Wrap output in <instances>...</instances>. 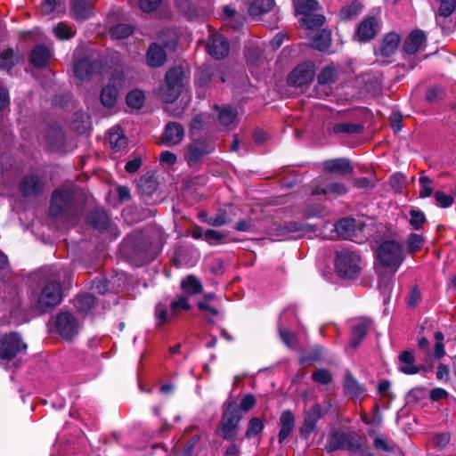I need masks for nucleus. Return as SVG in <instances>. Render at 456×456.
I'll return each instance as SVG.
<instances>
[{"instance_id":"774afa93","label":"nucleus","mask_w":456,"mask_h":456,"mask_svg":"<svg viewBox=\"0 0 456 456\" xmlns=\"http://www.w3.org/2000/svg\"><path fill=\"white\" fill-rule=\"evenodd\" d=\"M161 0H140V7L144 12H151L156 10L160 4Z\"/></svg>"},{"instance_id":"39448f33","label":"nucleus","mask_w":456,"mask_h":456,"mask_svg":"<svg viewBox=\"0 0 456 456\" xmlns=\"http://www.w3.org/2000/svg\"><path fill=\"white\" fill-rule=\"evenodd\" d=\"M335 268L339 276L353 279L361 270L360 256L350 250H340L337 253Z\"/></svg>"},{"instance_id":"7c9ffc66","label":"nucleus","mask_w":456,"mask_h":456,"mask_svg":"<svg viewBox=\"0 0 456 456\" xmlns=\"http://www.w3.org/2000/svg\"><path fill=\"white\" fill-rule=\"evenodd\" d=\"M200 218L202 222L208 224V225L216 227L222 226L230 221L225 209H218V211L213 216L201 213L200 215Z\"/></svg>"},{"instance_id":"8fccbe9b","label":"nucleus","mask_w":456,"mask_h":456,"mask_svg":"<svg viewBox=\"0 0 456 456\" xmlns=\"http://www.w3.org/2000/svg\"><path fill=\"white\" fill-rule=\"evenodd\" d=\"M144 101V94L141 90H133L126 95V103L134 109H140Z\"/></svg>"},{"instance_id":"680f3d73","label":"nucleus","mask_w":456,"mask_h":456,"mask_svg":"<svg viewBox=\"0 0 456 456\" xmlns=\"http://www.w3.org/2000/svg\"><path fill=\"white\" fill-rule=\"evenodd\" d=\"M213 72L209 69H202L196 77V85L199 88H204L212 81Z\"/></svg>"},{"instance_id":"bf43d9fd","label":"nucleus","mask_w":456,"mask_h":456,"mask_svg":"<svg viewBox=\"0 0 456 456\" xmlns=\"http://www.w3.org/2000/svg\"><path fill=\"white\" fill-rule=\"evenodd\" d=\"M138 189L142 194H151L155 191V183L150 177H142L138 183Z\"/></svg>"},{"instance_id":"aec40b11","label":"nucleus","mask_w":456,"mask_h":456,"mask_svg":"<svg viewBox=\"0 0 456 456\" xmlns=\"http://www.w3.org/2000/svg\"><path fill=\"white\" fill-rule=\"evenodd\" d=\"M426 36L420 29L413 30L406 38L403 50L408 54H413L419 51L425 45Z\"/></svg>"},{"instance_id":"79ce46f5","label":"nucleus","mask_w":456,"mask_h":456,"mask_svg":"<svg viewBox=\"0 0 456 456\" xmlns=\"http://www.w3.org/2000/svg\"><path fill=\"white\" fill-rule=\"evenodd\" d=\"M330 33L326 30L317 33L313 40L314 48L319 51H326L330 46Z\"/></svg>"},{"instance_id":"c03bdc74","label":"nucleus","mask_w":456,"mask_h":456,"mask_svg":"<svg viewBox=\"0 0 456 456\" xmlns=\"http://www.w3.org/2000/svg\"><path fill=\"white\" fill-rule=\"evenodd\" d=\"M47 141L52 150H58L64 142V135L61 130L58 128L51 129L46 135Z\"/></svg>"},{"instance_id":"a18cd8bd","label":"nucleus","mask_w":456,"mask_h":456,"mask_svg":"<svg viewBox=\"0 0 456 456\" xmlns=\"http://www.w3.org/2000/svg\"><path fill=\"white\" fill-rule=\"evenodd\" d=\"M191 309V305L185 296H179L170 303V311L172 315H179L182 311H188Z\"/></svg>"},{"instance_id":"f704fd0d","label":"nucleus","mask_w":456,"mask_h":456,"mask_svg":"<svg viewBox=\"0 0 456 456\" xmlns=\"http://www.w3.org/2000/svg\"><path fill=\"white\" fill-rule=\"evenodd\" d=\"M88 222L96 229H105L109 224V216L102 209L96 208L88 215Z\"/></svg>"},{"instance_id":"338daca9","label":"nucleus","mask_w":456,"mask_h":456,"mask_svg":"<svg viewBox=\"0 0 456 456\" xmlns=\"http://www.w3.org/2000/svg\"><path fill=\"white\" fill-rule=\"evenodd\" d=\"M224 237V233L213 229H208L204 233V239L208 243L219 242L223 240Z\"/></svg>"},{"instance_id":"9d476101","label":"nucleus","mask_w":456,"mask_h":456,"mask_svg":"<svg viewBox=\"0 0 456 456\" xmlns=\"http://www.w3.org/2000/svg\"><path fill=\"white\" fill-rule=\"evenodd\" d=\"M54 327L62 338L71 339L78 333L80 324L72 314L61 312L55 316Z\"/></svg>"},{"instance_id":"09e8293b","label":"nucleus","mask_w":456,"mask_h":456,"mask_svg":"<svg viewBox=\"0 0 456 456\" xmlns=\"http://www.w3.org/2000/svg\"><path fill=\"white\" fill-rule=\"evenodd\" d=\"M237 114V110L234 108L226 106L220 109L218 119L222 125L228 126L235 120Z\"/></svg>"},{"instance_id":"6e6d98bb","label":"nucleus","mask_w":456,"mask_h":456,"mask_svg":"<svg viewBox=\"0 0 456 456\" xmlns=\"http://www.w3.org/2000/svg\"><path fill=\"white\" fill-rule=\"evenodd\" d=\"M440 8L438 13L440 16L448 17L450 16L456 8V0H439Z\"/></svg>"},{"instance_id":"0eeeda50","label":"nucleus","mask_w":456,"mask_h":456,"mask_svg":"<svg viewBox=\"0 0 456 456\" xmlns=\"http://www.w3.org/2000/svg\"><path fill=\"white\" fill-rule=\"evenodd\" d=\"M62 299L61 288L58 281H49L43 288L37 300V308L41 312H48L58 305Z\"/></svg>"},{"instance_id":"6ab92c4d","label":"nucleus","mask_w":456,"mask_h":456,"mask_svg":"<svg viewBox=\"0 0 456 456\" xmlns=\"http://www.w3.org/2000/svg\"><path fill=\"white\" fill-rule=\"evenodd\" d=\"M399 44L400 37L396 33H389L384 37L379 47V55L386 59L385 61L390 62L388 59L396 53Z\"/></svg>"},{"instance_id":"1a4fd4ad","label":"nucleus","mask_w":456,"mask_h":456,"mask_svg":"<svg viewBox=\"0 0 456 456\" xmlns=\"http://www.w3.org/2000/svg\"><path fill=\"white\" fill-rule=\"evenodd\" d=\"M26 349L27 345L22 342L18 333L0 334V359L10 361Z\"/></svg>"},{"instance_id":"49530a36","label":"nucleus","mask_w":456,"mask_h":456,"mask_svg":"<svg viewBox=\"0 0 456 456\" xmlns=\"http://www.w3.org/2000/svg\"><path fill=\"white\" fill-rule=\"evenodd\" d=\"M224 14L225 16L227 24L233 27L235 29L242 26L244 19L233 9L230 8L229 6H224Z\"/></svg>"},{"instance_id":"cd10ccee","label":"nucleus","mask_w":456,"mask_h":456,"mask_svg":"<svg viewBox=\"0 0 456 456\" xmlns=\"http://www.w3.org/2000/svg\"><path fill=\"white\" fill-rule=\"evenodd\" d=\"M109 142L114 151L125 149L127 144V140L118 126H114L109 130Z\"/></svg>"},{"instance_id":"58836bf2","label":"nucleus","mask_w":456,"mask_h":456,"mask_svg":"<svg viewBox=\"0 0 456 456\" xmlns=\"http://www.w3.org/2000/svg\"><path fill=\"white\" fill-rule=\"evenodd\" d=\"M362 131V126L359 124L341 122L332 126V132L336 134H356Z\"/></svg>"},{"instance_id":"473e14b6","label":"nucleus","mask_w":456,"mask_h":456,"mask_svg":"<svg viewBox=\"0 0 456 456\" xmlns=\"http://www.w3.org/2000/svg\"><path fill=\"white\" fill-rule=\"evenodd\" d=\"M118 97V92L116 86L112 85L105 86L100 95L102 104L108 109H111L115 106Z\"/></svg>"},{"instance_id":"bb28decb","label":"nucleus","mask_w":456,"mask_h":456,"mask_svg":"<svg viewBox=\"0 0 456 456\" xmlns=\"http://www.w3.org/2000/svg\"><path fill=\"white\" fill-rule=\"evenodd\" d=\"M52 56V51L50 48L37 45L36 46L30 54L31 62L39 68L45 66Z\"/></svg>"},{"instance_id":"f3484780","label":"nucleus","mask_w":456,"mask_h":456,"mask_svg":"<svg viewBox=\"0 0 456 456\" xmlns=\"http://www.w3.org/2000/svg\"><path fill=\"white\" fill-rule=\"evenodd\" d=\"M43 181L35 175H29L22 178L20 190L24 196H36L42 191Z\"/></svg>"},{"instance_id":"c756f323","label":"nucleus","mask_w":456,"mask_h":456,"mask_svg":"<svg viewBox=\"0 0 456 456\" xmlns=\"http://www.w3.org/2000/svg\"><path fill=\"white\" fill-rule=\"evenodd\" d=\"M274 6V0H253L248 7V13L252 17L261 16L269 12Z\"/></svg>"},{"instance_id":"c85d7f7f","label":"nucleus","mask_w":456,"mask_h":456,"mask_svg":"<svg viewBox=\"0 0 456 456\" xmlns=\"http://www.w3.org/2000/svg\"><path fill=\"white\" fill-rule=\"evenodd\" d=\"M347 192L346 187L341 183H327L316 187L314 194H325L331 196H342Z\"/></svg>"},{"instance_id":"c9c22d12","label":"nucleus","mask_w":456,"mask_h":456,"mask_svg":"<svg viewBox=\"0 0 456 456\" xmlns=\"http://www.w3.org/2000/svg\"><path fill=\"white\" fill-rule=\"evenodd\" d=\"M93 71L94 64L88 59L77 61L74 65V73L76 77L80 80H86L89 78Z\"/></svg>"},{"instance_id":"a19ab883","label":"nucleus","mask_w":456,"mask_h":456,"mask_svg":"<svg viewBox=\"0 0 456 456\" xmlns=\"http://www.w3.org/2000/svg\"><path fill=\"white\" fill-rule=\"evenodd\" d=\"M182 289L189 295L199 294L202 290V284L193 275H189L181 281Z\"/></svg>"},{"instance_id":"13d9d810","label":"nucleus","mask_w":456,"mask_h":456,"mask_svg":"<svg viewBox=\"0 0 456 456\" xmlns=\"http://www.w3.org/2000/svg\"><path fill=\"white\" fill-rule=\"evenodd\" d=\"M435 199L437 206L444 208L451 207L454 202V199L452 195L446 194L440 191L435 193Z\"/></svg>"},{"instance_id":"0e129e2a","label":"nucleus","mask_w":456,"mask_h":456,"mask_svg":"<svg viewBox=\"0 0 456 456\" xmlns=\"http://www.w3.org/2000/svg\"><path fill=\"white\" fill-rule=\"evenodd\" d=\"M444 338V336L442 332H440V331L436 332V334H435V339H436L435 356L437 359H441L445 354L444 345L443 343Z\"/></svg>"},{"instance_id":"4468645a","label":"nucleus","mask_w":456,"mask_h":456,"mask_svg":"<svg viewBox=\"0 0 456 456\" xmlns=\"http://www.w3.org/2000/svg\"><path fill=\"white\" fill-rule=\"evenodd\" d=\"M184 137V129L177 122H169L166 125L160 138V142L167 146H174L180 143Z\"/></svg>"},{"instance_id":"de8ad7c7","label":"nucleus","mask_w":456,"mask_h":456,"mask_svg":"<svg viewBox=\"0 0 456 456\" xmlns=\"http://www.w3.org/2000/svg\"><path fill=\"white\" fill-rule=\"evenodd\" d=\"M55 37L61 40H68L75 35L73 28L66 23L61 22L53 28Z\"/></svg>"},{"instance_id":"37998d69","label":"nucleus","mask_w":456,"mask_h":456,"mask_svg":"<svg viewBox=\"0 0 456 456\" xmlns=\"http://www.w3.org/2000/svg\"><path fill=\"white\" fill-rule=\"evenodd\" d=\"M264 428H265V425L259 418H257V417L251 418L248 421V428L246 430L245 436L247 438L256 437L263 432Z\"/></svg>"},{"instance_id":"603ef678","label":"nucleus","mask_w":456,"mask_h":456,"mask_svg":"<svg viewBox=\"0 0 456 456\" xmlns=\"http://www.w3.org/2000/svg\"><path fill=\"white\" fill-rule=\"evenodd\" d=\"M133 27L127 24H118L111 29V37L116 39H122L129 37L133 33Z\"/></svg>"},{"instance_id":"69168bd1","label":"nucleus","mask_w":456,"mask_h":456,"mask_svg":"<svg viewBox=\"0 0 456 456\" xmlns=\"http://www.w3.org/2000/svg\"><path fill=\"white\" fill-rule=\"evenodd\" d=\"M420 191L419 196L421 198H428L432 195L433 189L431 187V180L428 176H420L419 178Z\"/></svg>"},{"instance_id":"f257e3e1","label":"nucleus","mask_w":456,"mask_h":456,"mask_svg":"<svg viewBox=\"0 0 456 456\" xmlns=\"http://www.w3.org/2000/svg\"><path fill=\"white\" fill-rule=\"evenodd\" d=\"M404 260L403 246L395 240H386L376 251L377 269L383 268L395 274Z\"/></svg>"},{"instance_id":"ddd939ff","label":"nucleus","mask_w":456,"mask_h":456,"mask_svg":"<svg viewBox=\"0 0 456 456\" xmlns=\"http://www.w3.org/2000/svg\"><path fill=\"white\" fill-rule=\"evenodd\" d=\"M322 415L323 411L320 404H314L305 413L303 425L299 429L302 438L308 439L310 435L314 431L316 424Z\"/></svg>"},{"instance_id":"e433bc0d","label":"nucleus","mask_w":456,"mask_h":456,"mask_svg":"<svg viewBox=\"0 0 456 456\" xmlns=\"http://www.w3.org/2000/svg\"><path fill=\"white\" fill-rule=\"evenodd\" d=\"M324 167L330 172L347 174L352 171L350 162L346 159H335L324 162Z\"/></svg>"},{"instance_id":"dca6fc26","label":"nucleus","mask_w":456,"mask_h":456,"mask_svg":"<svg viewBox=\"0 0 456 456\" xmlns=\"http://www.w3.org/2000/svg\"><path fill=\"white\" fill-rule=\"evenodd\" d=\"M296 424L294 413L286 410L281 412L279 419L280 430L278 433V441L282 444L293 432Z\"/></svg>"},{"instance_id":"ea45409f","label":"nucleus","mask_w":456,"mask_h":456,"mask_svg":"<svg viewBox=\"0 0 456 456\" xmlns=\"http://www.w3.org/2000/svg\"><path fill=\"white\" fill-rule=\"evenodd\" d=\"M344 387L346 392L354 397L365 392V388L350 373L346 375Z\"/></svg>"},{"instance_id":"a211bd4d","label":"nucleus","mask_w":456,"mask_h":456,"mask_svg":"<svg viewBox=\"0 0 456 456\" xmlns=\"http://www.w3.org/2000/svg\"><path fill=\"white\" fill-rule=\"evenodd\" d=\"M371 327V322L368 319L359 320L352 326L349 346L355 349Z\"/></svg>"},{"instance_id":"864d4df0","label":"nucleus","mask_w":456,"mask_h":456,"mask_svg":"<svg viewBox=\"0 0 456 456\" xmlns=\"http://www.w3.org/2000/svg\"><path fill=\"white\" fill-rule=\"evenodd\" d=\"M15 63V55L12 50L4 51L0 55V68L10 69Z\"/></svg>"},{"instance_id":"72a5a7b5","label":"nucleus","mask_w":456,"mask_h":456,"mask_svg":"<svg viewBox=\"0 0 456 456\" xmlns=\"http://www.w3.org/2000/svg\"><path fill=\"white\" fill-rule=\"evenodd\" d=\"M400 370L405 374H416L419 372V368L414 365V356L411 352L404 351L400 356Z\"/></svg>"},{"instance_id":"20e7f679","label":"nucleus","mask_w":456,"mask_h":456,"mask_svg":"<svg viewBox=\"0 0 456 456\" xmlns=\"http://www.w3.org/2000/svg\"><path fill=\"white\" fill-rule=\"evenodd\" d=\"M183 70L173 67L166 74L165 84L159 88V95L166 102H175L183 87Z\"/></svg>"},{"instance_id":"393cba45","label":"nucleus","mask_w":456,"mask_h":456,"mask_svg":"<svg viewBox=\"0 0 456 456\" xmlns=\"http://www.w3.org/2000/svg\"><path fill=\"white\" fill-rule=\"evenodd\" d=\"M167 61L165 49L158 44H152L147 52V63L151 67H160Z\"/></svg>"},{"instance_id":"423d86ee","label":"nucleus","mask_w":456,"mask_h":456,"mask_svg":"<svg viewBox=\"0 0 456 456\" xmlns=\"http://www.w3.org/2000/svg\"><path fill=\"white\" fill-rule=\"evenodd\" d=\"M215 150V143L207 137H200L192 140L186 147L184 159L189 167L197 166L205 156L212 153Z\"/></svg>"},{"instance_id":"7ed1b4c3","label":"nucleus","mask_w":456,"mask_h":456,"mask_svg":"<svg viewBox=\"0 0 456 456\" xmlns=\"http://www.w3.org/2000/svg\"><path fill=\"white\" fill-rule=\"evenodd\" d=\"M242 419L238 403L232 401L225 403L222 420L219 426L221 436L229 441H234L237 437V428Z\"/></svg>"},{"instance_id":"9b49d317","label":"nucleus","mask_w":456,"mask_h":456,"mask_svg":"<svg viewBox=\"0 0 456 456\" xmlns=\"http://www.w3.org/2000/svg\"><path fill=\"white\" fill-rule=\"evenodd\" d=\"M72 198L73 190L69 185H64L55 190L52 197L50 214L55 217L60 216L70 207Z\"/></svg>"},{"instance_id":"5701e85b","label":"nucleus","mask_w":456,"mask_h":456,"mask_svg":"<svg viewBox=\"0 0 456 456\" xmlns=\"http://www.w3.org/2000/svg\"><path fill=\"white\" fill-rule=\"evenodd\" d=\"M377 32V21L375 18L369 17L358 26L356 36L359 41H369L374 37Z\"/></svg>"},{"instance_id":"e2e57ef3","label":"nucleus","mask_w":456,"mask_h":456,"mask_svg":"<svg viewBox=\"0 0 456 456\" xmlns=\"http://www.w3.org/2000/svg\"><path fill=\"white\" fill-rule=\"evenodd\" d=\"M423 237L421 235L416 233L411 234L407 241L408 249L411 252L419 250L423 245Z\"/></svg>"},{"instance_id":"b1692460","label":"nucleus","mask_w":456,"mask_h":456,"mask_svg":"<svg viewBox=\"0 0 456 456\" xmlns=\"http://www.w3.org/2000/svg\"><path fill=\"white\" fill-rule=\"evenodd\" d=\"M289 314H293V310H286L281 314L279 322V333L283 343L288 347L294 348L296 346V336L285 327V322Z\"/></svg>"},{"instance_id":"4be33fe9","label":"nucleus","mask_w":456,"mask_h":456,"mask_svg":"<svg viewBox=\"0 0 456 456\" xmlns=\"http://www.w3.org/2000/svg\"><path fill=\"white\" fill-rule=\"evenodd\" d=\"M356 222L353 218H344L334 224L337 235L343 240H353L355 235Z\"/></svg>"},{"instance_id":"412c9836","label":"nucleus","mask_w":456,"mask_h":456,"mask_svg":"<svg viewBox=\"0 0 456 456\" xmlns=\"http://www.w3.org/2000/svg\"><path fill=\"white\" fill-rule=\"evenodd\" d=\"M337 78L338 70L334 66L328 65L324 67L317 76V90L320 88H323V90L330 88V86L337 80ZM323 95L328 96L329 93L325 91Z\"/></svg>"},{"instance_id":"3c124183","label":"nucleus","mask_w":456,"mask_h":456,"mask_svg":"<svg viewBox=\"0 0 456 456\" xmlns=\"http://www.w3.org/2000/svg\"><path fill=\"white\" fill-rule=\"evenodd\" d=\"M155 316L159 326L171 321L173 317H175V315H172V312L169 314L167 307L162 304L156 305Z\"/></svg>"},{"instance_id":"4d7b16f0","label":"nucleus","mask_w":456,"mask_h":456,"mask_svg":"<svg viewBox=\"0 0 456 456\" xmlns=\"http://www.w3.org/2000/svg\"><path fill=\"white\" fill-rule=\"evenodd\" d=\"M312 378L315 382L321 385H327L332 379L330 372L325 369H319L315 370L312 374Z\"/></svg>"},{"instance_id":"f8f14e48","label":"nucleus","mask_w":456,"mask_h":456,"mask_svg":"<svg viewBox=\"0 0 456 456\" xmlns=\"http://www.w3.org/2000/svg\"><path fill=\"white\" fill-rule=\"evenodd\" d=\"M314 72V64L313 62L301 63L289 73L288 83L290 86H302L313 80Z\"/></svg>"},{"instance_id":"4c0bfd02","label":"nucleus","mask_w":456,"mask_h":456,"mask_svg":"<svg viewBox=\"0 0 456 456\" xmlns=\"http://www.w3.org/2000/svg\"><path fill=\"white\" fill-rule=\"evenodd\" d=\"M361 12L362 4L357 0H354L341 9L339 12V18L345 21L355 19L361 13Z\"/></svg>"},{"instance_id":"5fc2aeb1","label":"nucleus","mask_w":456,"mask_h":456,"mask_svg":"<svg viewBox=\"0 0 456 456\" xmlns=\"http://www.w3.org/2000/svg\"><path fill=\"white\" fill-rule=\"evenodd\" d=\"M256 403V397L251 394H248L241 398L240 403L238 404V407L240 413L242 414L243 412H247L252 408H254Z\"/></svg>"},{"instance_id":"f03ea898","label":"nucleus","mask_w":456,"mask_h":456,"mask_svg":"<svg viewBox=\"0 0 456 456\" xmlns=\"http://www.w3.org/2000/svg\"><path fill=\"white\" fill-rule=\"evenodd\" d=\"M295 12L297 15H302L299 19L301 26L307 28H318L325 22V17L322 14H314L313 12L318 10L319 3L316 0H293Z\"/></svg>"},{"instance_id":"a878e982","label":"nucleus","mask_w":456,"mask_h":456,"mask_svg":"<svg viewBox=\"0 0 456 456\" xmlns=\"http://www.w3.org/2000/svg\"><path fill=\"white\" fill-rule=\"evenodd\" d=\"M72 15L77 20H86L93 15V6L88 0H74L71 4Z\"/></svg>"},{"instance_id":"2f4dec72","label":"nucleus","mask_w":456,"mask_h":456,"mask_svg":"<svg viewBox=\"0 0 456 456\" xmlns=\"http://www.w3.org/2000/svg\"><path fill=\"white\" fill-rule=\"evenodd\" d=\"M96 303V298L91 294H82L77 297L75 300V306L78 312L83 315H87L91 313Z\"/></svg>"},{"instance_id":"2eb2a0df","label":"nucleus","mask_w":456,"mask_h":456,"mask_svg":"<svg viewBox=\"0 0 456 456\" xmlns=\"http://www.w3.org/2000/svg\"><path fill=\"white\" fill-rule=\"evenodd\" d=\"M207 51L209 55L216 59H222L226 56L229 51L226 37L219 33L213 34L207 44Z\"/></svg>"},{"instance_id":"6e6552de","label":"nucleus","mask_w":456,"mask_h":456,"mask_svg":"<svg viewBox=\"0 0 456 456\" xmlns=\"http://www.w3.org/2000/svg\"><path fill=\"white\" fill-rule=\"evenodd\" d=\"M325 448L328 452L346 449L351 451L352 456H368V452L360 444L350 441L348 436L340 431L331 433Z\"/></svg>"},{"instance_id":"052dcab7","label":"nucleus","mask_w":456,"mask_h":456,"mask_svg":"<svg viewBox=\"0 0 456 456\" xmlns=\"http://www.w3.org/2000/svg\"><path fill=\"white\" fill-rule=\"evenodd\" d=\"M425 221V216L422 212L419 210H411L410 211V224L413 229L419 230Z\"/></svg>"}]
</instances>
